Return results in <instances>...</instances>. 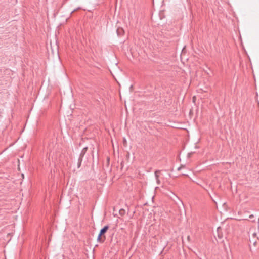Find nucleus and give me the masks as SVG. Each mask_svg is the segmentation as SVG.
Listing matches in <instances>:
<instances>
[{
    "label": "nucleus",
    "instance_id": "f257e3e1",
    "mask_svg": "<svg viewBox=\"0 0 259 259\" xmlns=\"http://www.w3.org/2000/svg\"><path fill=\"white\" fill-rule=\"evenodd\" d=\"M109 229L108 225L105 226L100 231L97 238V241L100 243H103L106 240V236L104 235L105 233Z\"/></svg>",
    "mask_w": 259,
    "mask_h": 259
},
{
    "label": "nucleus",
    "instance_id": "f03ea898",
    "mask_svg": "<svg viewBox=\"0 0 259 259\" xmlns=\"http://www.w3.org/2000/svg\"><path fill=\"white\" fill-rule=\"evenodd\" d=\"M116 32L118 36H122L124 33V31L122 28H117Z\"/></svg>",
    "mask_w": 259,
    "mask_h": 259
},
{
    "label": "nucleus",
    "instance_id": "7ed1b4c3",
    "mask_svg": "<svg viewBox=\"0 0 259 259\" xmlns=\"http://www.w3.org/2000/svg\"><path fill=\"white\" fill-rule=\"evenodd\" d=\"M88 147L83 148V149L81 150L79 155L81 156V157H84L85 154L86 153L88 150Z\"/></svg>",
    "mask_w": 259,
    "mask_h": 259
},
{
    "label": "nucleus",
    "instance_id": "20e7f679",
    "mask_svg": "<svg viewBox=\"0 0 259 259\" xmlns=\"http://www.w3.org/2000/svg\"><path fill=\"white\" fill-rule=\"evenodd\" d=\"M83 157H81V156L79 155V158L78 159V161H77V164L78 168H79L81 166Z\"/></svg>",
    "mask_w": 259,
    "mask_h": 259
},
{
    "label": "nucleus",
    "instance_id": "39448f33",
    "mask_svg": "<svg viewBox=\"0 0 259 259\" xmlns=\"http://www.w3.org/2000/svg\"><path fill=\"white\" fill-rule=\"evenodd\" d=\"M83 157H81V156L79 155V158L78 159V161H77V164L78 168H79L81 166Z\"/></svg>",
    "mask_w": 259,
    "mask_h": 259
},
{
    "label": "nucleus",
    "instance_id": "423d86ee",
    "mask_svg": "<svg viewBox=\"0 0 259 259\" xmlns=\"http://www.w3.org/2000/svg\"><path fill=\"white\" fill-rule=\"evenodd\" d=\"M119 214L121 216H123L125 214V211L123 209H121L119 211Z\"/></svg>",
    "mask_w": 259,
    "mask_h": 259
},
{
    "label": "nucleus",
    "instance_id": "0eeeda50",
    "mask_svg": "<svg viewBox=\"0 0 259 259\" xmlns=\"http://www.w3.org/2000/svg\"><path fill=\"white\" fill-rule=\"evenodd\" d=\"M160 171L159 170H156L155 172V177L156 178V179L158 180V178L159 177V175H158V173H159Z\"/></svg>",
    "mask_w": 259,
    "mask_h": 259
},
{
    "label": "nucleus",
    "instance_id": "6e6552de",
    "mask_svg": "<svg viewBox=\"0 0 259 259\" xmlns=\"http://www.w3.org/2000/svg\"><path fill=\"white\" fill-rule=\"evenodd\" d=\"M123 142L124 145L125 146H126V140L125 138H123Z\"/></svg>",
    "mask_w": 259,
    "mask_h": 259
},
{
    "label": "nucleus",
    "instance_id": "1a4fd4ad",
    "mask_svg": "<svg viewBox=\"0 0 259 259\" xmlns=\"http://www.w3.org/2000/svg\"><path fill=\"white\" fill-rule=\"evenodd\" d=\"M183 167H184V166H181L179 167L178 168V170H181V169H182V168H183Z\"/></svg>",
    "mask_w": 259,
    "mask_h": 259
},
{
    "label": "nucleus",
    "instance_id": "9d476101",
    "mask_svg": "<svg viewBox=\"0 0 259 259\" xmlns=\"http://www.w3.org/2000/svg\"><path fill=\"white\" fill-rule=\"evenodd\" d=\"M187 240L188 241H190V236H187Z\"/></svg>",
    "mask_w": 259,
    "mask_h": 259
},
{
    "label": "nucleus",
    "instance_id": "9b49d317",
    "mask_svg": "<svg viewBox=\"0 0 259 259\" xmlns=\"http://www.w3.org/2000/svg\"><path fill=\"white\" fill-rule=\"evenodd\" d=\"M192 154V152L189 153L188 154V156H189V157H190V156H191V155Z\"/></svg>",
    "mask_w": 259,
    "mask_h": 259
},
{
    "label": "nucleus",
    "instance_id": "f8f14e48",
    "mask_svg": "<svg viewBox=\"0 0 259 259\" xmlns=\"http://www.w3.org/2000/svg\"><path fill=\"white\" fill-rule=\"evenodd\" d=\"M253 218V215L251 214L249 215V218Z\"/></svg>",
    "mask_w": 259,
    "mask_h": 259
},
{
    "label": "nucleus",
    "instance_id": "ddd939ff",
    "mask_svg": "<svg viewBox=\"0 0 259 259\" xmlns=\"http://www.w3.org/2000/svg\"><path fill=\"white\" fill-rule=\"evenodd\" d=\"M180 130H186V128H180Z\"/></svg>",
    "mask_w": 259,
    "mask_h": 259
}]
</instances>
